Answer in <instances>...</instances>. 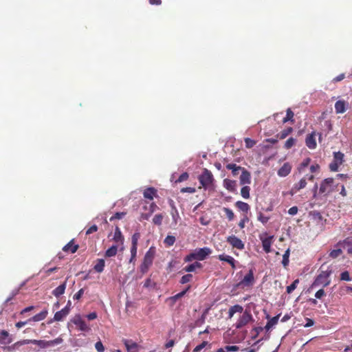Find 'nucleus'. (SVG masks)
<instances>
[{"mask_svg": "<svg viewBox=\"0 0 352 352\" xmlns=\"http://www.w3.org/2000/svg\"><path fill=\"white\" fill-rule=\"evenodd\" d=\"M83 294H84V289H80L76 294H74V299L79 300Z\"/></svg>", "mask_w": 352, "mask_h": 352, "instance_id": "63", "label": "nucleus"}, {"mask_svg": "<svg viewBox=\"0 0 352 352\" xmlns=\"http://www.w3.org/2000/svg\"><path fill=\"white\" fill-rule=\"evenodd\" d=\"M292 170V166L289 163H285L278 170V175L281 177L287 176Z\"/></svg>", "mask_w": 352, "mask_h": 352, "instance_id": "15", "label": "nucleus"}, {"mask_svg": "<svg viewBox=\"0 0 352 352\" xmlns=\"http://www.w3.org/2000/svg\"><path fill=\"white\" fill-rule=\"evenodd\" d=\"M306 145L310 149H314L316 147V141L314 133L309 134L306 138Z\"/></svg>", "mask_w": 352, "mask_h": 352, "instance_id": "19", "label": "nucleus"}, {"mask_svg": "<svg viewBox=\"0 0 352 352\" xmlns=\"http://www.w3.org/2000/svg\"><path fill=\"white\" fill-rule=\"evenodd\" d=\"M251 182V175L250 173L245 170L243 169L241 175L240 176V184L241 185L244 184H250Z\"/></svg>", "mask_w": 352, "mask_h": 352, "instance_id": "16", "label": "nucleus"}, {"mask_svg": "<svg viewBox=\"0 0 352 352\" xmlns=\"http://www.w3.org/2000/svg\"><path fill=\"white\" fill-rule=\"evenodd\" d=\"M236 206L238 208L243 212H248L250 210V206L247 203L239 201L236 203Z\"/></svg>", "mask_w": 352, "mask_h": 352, "instance_id": "32", "label": "nucleus"}, {"mask_svg": "<svg viewBox=\"0 0 352 352\" xmlns=\"http://www.w3.org/2000/svg\"><path fill=\"white\" fill-rule=\"evenodd\" d=\"M243 307L239 305H236L232 306L229 309V311H228L229 318H232L235 313H237V312L241 313L243 311Z\"/></svg>", "mask_w": 352, "mask_h": 352, "instance_id": "26", "label": "nucleus"}, {"mask_svg": "<svg viewBox=\"0 0 352 352\" xmlns=\"http://www.w3.org/2000/svg\"><path fill=\"white\" fill-rule=\"evenodd\" d=\"M173 208L174 209V212H172V218L175 223L176 224L178 221V219H179V215L177 210L175 208V206H173Z\"/></svg>", "mask_w": 352, "mask_h": 352, "instance_id": "49", "label": "nucleus"}, {"mask_svg": "<svg viewBox=\"0 0 352 352\" xmlns=\"http://www.w3.org/2000/svg\"><path fill=\"white\" fill-rule=\"evenodd\" d=\"M30 344L29 343V339H25V340H20V341H18L16 342H15L13 345L14 347L15 346H22V345H25V344Z\"/></svg>", "mask_w": 352, "mask_h": 352, "instance_id": "57", "label": "nucleus"}, {"mask_svg": "<svg viewBox=\"0 0 352 352\" xmlns=\"http://www.w3.org/2000/svg\"><path fill=\"white\" fill-rule=\"evenodd\" d=\"M334 162L339 163L340 164H342L343 162V158H344V154L341 152H335L334 155Z\"/></svg>", "mask_w": 352, "mask_h": 352, "instance_id": "36", "label": "nucleus"}, {"mask_svg": "<svg viewBox=\"0 0 352 352\" xmlns=\"http://www.w3.org/2000/svg\"><path fill=\"white\" fill-rule=\"evenodd\" d=\"M113 239L117 243H123V237H122V233L118 228H117L116 229Z\"/></svg>", "mask_w": 352, "mask_h": 352, "instance_id": "34", "label": "nucleus"}, {"mask_svg": "<svg viewBox=\"0 0 352 352\" xmlns=\"http://www.w3.org/2000/svg\"><path fill=\"white\" fill-rule=\"evenodd\" d=\"M95 348L98 352H104V347L100 341H98L95 344Z\"/></svg>", "mask_w": 352, "mask_h": 352, "instance_id": "53", "label": "nucleus"}, {"mask_svg": "<svg viewBox=\"0 0 352 352\" xmlns=\"http://www.w3.org/2000/svg\"><path fill=\"white\" fill-rule=\"evenodd\" d=\"M199 181L204 188H208L212 183L213 176L212 173L205 168L203 173L199 177Z\"/></svg>", "mask_w": 352, "mask_h": 352, "instance_id": "5", "label": "nucleus"}, {"mask_svg": "<svg viewBox=\"0 0 352 352\" xmlns=\"http://www.w3.org/2000/svg\"><path fill=\"white\" fill-rule=\"evenodd\" d=\"M104 267V261L103 259H98L96 264L94 265V270L97 272H102Z\"/></svg>", "mask_w": 352, "mask_h": 352, "instance_id": "31", "label": "nucleus"}, {"mask_svg": "<svg viewBox=\"0 0 352 352\" xmlns=\"http://www.w3.org/2000/svg\"><path fill=\"white\" fill-rule=\"evenodd\" d=\"M126 213L124 212H116L111 218V220L113 219H121L124 217Z\"/></svg>", "mask_w": 352, "mask_h": 352, "instance_id": "60", "label": "nucleus"}, {"mask_svg": "<svg viewBox=\"0 0 352 352\" xmlns=\"http://www.w3.org/2000/svg\"><path fill=\"white\" fill-rule=\"evenodd\" d=\"M131 258L129 260V262L130 263H132L135 257H136V254H137V246H135V245H131Z\"/></svg>", "mask_w": 352, "mask_h": 352, "instance_id": "47", "label": "nucleus"}, {"mask_svg": "<svg viewBox=\"0 0 352 352\" xmlns=\"http://www.w3.org/2000/svg\"><path fill=\"white\" fill-rule=\"evenodd\" d=\"M78 248V245H75L74 243V241L72 240L71 241H69L67 245H65L63 248V250L64 252H69V253H74L77 251Z\"/></svg>", "mask_w": 352, "mask_h": 352, "instance_id": "20", "label": "nucleus"}, {"mask_svg": "<svg viewBox=\"0 0 352 352\" xmlns=\"http://www.w3.org/2000/svg\"><path fill=\"white\" fill-rule=\"evenodd\" d=\"M250 188L249 186H243L241 190V196L245 199H248L250 197Z\"/></svg>", "mask_w": 352, "mask_h": 352, "instance_id": "38", "label": "nucleus"}, {"mask_svg": "<svg viewBox=\"0 0 352 352\" xmlns=\"http://www.w3.org/2000/svg\"><path fill=\"white\" fill-rule=\"evenodd\" d=\"M118 252V246L117 245H112L105 252V256L107 257H111L115 256L117 254Z\"/></svg>", "mask_w": 352, "mask_h": 352, "instance_id": "30", "label": "nucleus"}, {"mask_svg": "<svg viewBox=\"0 0 352 352\" xmlns=\"http://www.w3.org/2000/svg\"><path fill=\"white\" fill-rule=\"evenodd\" d=\"M192 278V274H186L182 277V278L180 280V283H182V284L187 283L191 281Z\"/></svg>", "mask_w": 352, "mask_h": 352, "instance_id": "46", "label": "nucleus"}, {"mask_svg": "<svg viewBox=\"0 0 352 352\" xmlns=\"http://www.w3.org/2000/svg\"><path fill=\"white\" fill-rule=\"evenodd\" d=\"M336 186L333 178H327L324 179L320 186V192L324 195H329L335 190Z\"/></svg>", "mask_w": 352, "mask_h": 352, "instance_id": "4", "label": "nucleus"}, {"mask_svg": "<svg viewBox=\"0 0 352 352\" xmlns=\"http://www.w3.org/2000/svg\"><path fill=\"white\" fill-rule=\"evenodd\" d=\"M252 320V316L251 314L245 311L236 322L235 327L236 329H241L243 327L248 324Z\"/></svg>", "mask_w": 352, "mask_h": 352, "instance_id": "8", "label": "nucleus"}, {"mask_svg": "<svg viewBox=\"0 0 352 352\" xmlns=\"http://www.w3.org/2000/svg\"><path fill=\"white\" fill-rule=\"evenodd\" d=\"M342 253V251L341 249H336V250H333L332 251H331V252L329 253V256L332 258H336L338 256H340Z\"/></svg>", "mask_w": 352, "mask_h": 352, "instance_id": "44", "label": "nucleus"}, {"mask_svg": "<svg viewBox=\"0 0 352 352\" xmlns=\"http://www.w3.org/2000/svg\"><path fill=\"white\" fill-rule=\"evenodd\" d=\"M289 254H290V251H289V249H287L285 252V254H283V261H282V264L285 267L288 265L289 264Z\"/></svg>", "mask_w": 352, "mask_h": 352, "instance_id": "37", "label": "nucleus"}, {"mask_svg": "<svg viewBox=\"0 0 352 352\" xmlns=\"http://www.w3.org/2000/svg\"><path fill=\"white\" fill-rule=\"evenodd\" d=\"M12 342V338L10 333L6 330H2L0 332V344L7 345L10 344Z\"/></svg>", "mask_w": 352, "mask_h": 352, "instance_id": "13", "label": "nucleus"}, {"mask_svg": "<svg viewBox=\"0 0 352 352\" xmlns=\"http://www.w3.org/2000/svg\"><path fill=\"white\" fill-rule=\"evenodd\" d=\"M225 348L227 352L238 351L239 349V347L236 345L226 346Z\"/></svg>", "mask_w": 352, "mask_h": 352, "instance_id": "54", "label": "nucleus"}, {"mask_svg": "<svg viewBox=\"0 0 352 352\" xmlns=\"http://www.w3.org/2000/svg\"><path fill=\"white\" fill-rule=\"evenodd\" d=\"M63 340L60 337H58L54 340H39L37 346L40 349H46L50 346H54L55 345L60 344L63 342Z\"/></svg>", "mask_w": 352, "mask_h": 352, "instance_id": "6", "label": "nucleus"}, {"mask_svg": "<svg viewBox=\"0 0 352 352\" xmlns=\"http://www.w3.org/2000/svg\"><path fill=\"white\" fill-rule=\"evenodd\" d=\"M346 103L344 100H338L335 104L336 113H343L346 111Z\"/></svg>", "mask_w": 352, "mask_h": 352, "instance_id": "24", "label": "nucleus"}, {"mask_svg": "<svg viewBox=\"0 0 352 352\" xmlns=\"http://www.w3.org/2000/svg\"><path fill=\"white\" fill-rule=\"evenodd\" d=\"M294 116V114L293 111L291 110V109H289V108L287 109L286 117H285L283 120V123H285L288 121L294 122V120H293Z\"/></svg>", "mask_w": 352, "mask_h": 352, "instance_id": "35", "label": "nucleus"}, {"mask_svg": "<svg viewBox=\"0 0 352 352\" xmlns=\"http://www.w3.org/2000/svg\"><path fill=\"white\" fill-rule=\"evenodd\" d=\"M47 311L43 310L41 311L40 313L34 315L33 317L30 318L28 320V321H34V322H38L44 320L47 316Z\"/></svg>", "mask_w": 352, "mask_h": 352, "instance_id": "22", "label": "nucleus"}, {"mask_svg": "<svg viewBox=\"0 0 352 352\" xmlns=\"http://www.w3.org/2000/svg\"><path fill=\"white\" fill-rule=\"evenodd\" d=\"M270 219V217L263 215L261 212H259L258 215V220L262 223L265 224Z\"/></svg>", "mask_w": 352, "mask_h": 352, "instance_id": "50", "label": "nucleus"}, {"mask_svg": "<svg viewBox=\"0 0 352 352\" xmlns=\"http://www.w3.org/2000/svg\"><path fill=\"white\" fill-rule=\"evenodd\" d=\"M307 179H308L309 181H312L314 179V176L311 175L308 177L302 178L298 183L294 186L293 188L292 189V195H293L294 192H296L297 191L305 188L307 186Z\"/></svg>", "mask_w": 352, "mask_h": 352, "instance_id": "10", "label": "nucleus"}, {"mask_svg": "<svg viewBox=\"0 0 352 352\" xmlns=\"http://www.w3.org/2000/svg\"><path fill=\"white\" fill-rule=\"evenodd\" d=\"M223 211L225 212L228 219L230 221H232L234 219V214L232 210H230V208H224Z\"/></svg>", "mask_w": 352, "mask_h": 352, "instance_id": "45", "label": "nucleus"}, {"mask_svg": "<svg viewBox=\"0 0 352 352\" xmlns=\"http://www.w3.org/2000/svg\"><path fill=\"white\" fill-rule=\"evenodd\" d=\"M227 241L235 248L239 250H243L244 248V244L243 241L238 237L232 235L227 238Z\"/></svg>", "mask_w": 352, "mask_h": 352, "instance_id": "11", "label": "nucleus"}, {"mask_svg": "<svg viewBox=\"0 0 352 352\" xmlns=\"http://www.w3.org/2000/svg\"><path fill=\"white\" fill-rule=\"evenodd\" d=\"M201 264L199 262H195L192 264H190L187 266H186L183 270H184L185 272H194L196 269H198V268H201Z\"/></svg>", "mask_w": 352, "mask_h": 352, "instance_id": "28", "label": "nucleus"}, {"mask_svg": "<svg viewBox=\"0 0 352 352\" xmlns=\"http://www.w3.org/2000/svg\"><path fill=\"white\" fill-rule=\"evenodd\" d=\"M212 252L210 248L205 247L203 248H198L194 250L195 255V260L203 261Z\"/></svg>", "mask_w": 352, "mask_h": 352, "instance_id": "9", "label": "nucleus"}, {"mask_svg": "<svg viewBox=\"0 0 352 352\" xmlns=\"http://www.w3.org/2000/svg\"><path fill=\"white\" fill-rule=\"evenodd\" d=\"M164 216L162 214H155L153 219V223L155 225L160 226L162 223Z\"/></svg>", "mask_w": 352, "mask_h": 352, "instance_id": "39", "label": "nucleus"}, {"mask_svg": "<svg viewBox=\"0 0 352 352\" xmlns=\"http://www.w3.org/2000/svg\"><path fill=\"white\" fill-rule=\"evenodd\" d=\"M218 258L220 260V261H226L228 263H229L232 267L233 269H235L236 266H235V260L234 258L231 256H229V255H226V254H220L218 256Z\"/></svg>", "mask_w": 352, "mask_h": 352, "instance_id": "18", "label": "nucleus"}, {"mask_svg": "<svg viewBox=\"0 0 352 352\" xmlns=\"http://www.w3.org/2000/svg\"><path fill=\"white\" fill-rule=\"evenodd\" d=\"M296 139L289 138L285 143V148L289 149L292 148L296 144Z\"/></svg>", "mask_w": 352, "mask_h": 352, "instance_id": "43", "label": "nucleus"}, {"mask_svg": "<svg viewBox=\"0 0 352 352\" xmlns=\"http://www.w3.org/2000/svg\"><path fill=\"white\" fill-rule=\"evenodd\" d=\"M272 243V236H269L265 239H262V245L264 251L266 253L271 252V245Z\"/></svg>", "mask_w": 352, "mask_h": 352, "instance_id": "21", "label": "nucleus"}, {"mask_svg": "<svg viewBox=\"0 0 352 352\" xmlns=\"http://www.w3.org/2000/svg\"><path fill=\"white\" fill-rule=\"evenodd\" d=\"M140 239V234L139 233H135L132 236V245L138 246V241Z\"/></svg>", "mask_w": 352, "mask_h": 352, "instance_id": "56", "label": "nucleus"}, {"mask_svg": "<svg viewBox=\"0 0 352 352\" xmlns=\"http://www.w3.org/2000/svg\"><path fill=\"white\" fill-rule=\"evenodd\" d=\"M298 283L299 280L296 279L290 285L287 287V292L288 294L292 293L296 288Z\"/></svg>", "mask_w": 352, "mask_h": 352, "instance_id": "42", "label": "nucleus"}, {"mask_svg": "<svg viewBox=\"0 0 352 352\" xmlns=\"http://www.w3.org/2000/svg\"><path fill=\"white\" fill-rule=\"evenodd\" d=\"M279 316H280V315H277L276 316H274L272 318H271L270 320H269L265 327V329L267 331H269L272 327H274L278 323Z\"/></svg>", "mask_w": 352, "mask_h": 352, "instance_id": "27", "label": "nucleus"}, {"mask_svg": "<svg viewBox=\"0 0 352 352\" xmlns=\"http://www.w3.org/2000/svg\"><path fill=\"white\" fill-rule=\"evenodd\" d=\"M154 256L155 250L151 247L145 254L144 261L141 265L140 270L142 273L146 272L149 267L152 265Z\"/></svg>", "mask_w": 352, "mask_h": 352, "instance_id": "2", "label": "nucleus"}, {"mask_svg": "<svg viewBox=\"0 0 352 352\" xmlns=\"http://www.w3.org/2000/svg\"><path fill=\"white\" fill-rule=\"evenodd\" d=\"M175 237L174 236L168 235L164 239V243L168 246L173 245L175 242Z\"/></svg>", "mask_w": 352, "mask_h": 352, "instance_id": "41", "label": "nucleus"}, {"mask_svg": "<svg viewBox=\"0 0 352 352\" xmlns=\"http://www.w3.org/2000/svg\"><path fill=\"white\" fill-rule=\"evenodd\" d=\"M193 259H195V255L194 252L190 253V254L187 255L184 258V261L185 262H190V261H192Z\"/></svg>", "mask_w": 352, "mask_h": 352, "instance_id": "62", "label": "nucleus"}, {"mask_svg": "<svg viewBox=\"0 0 352 352\" xmlns=\"http://www.w3.org/2000/svg\"><path fill=\"white\" fill-rule=\"evenodd\" d=\"M188 178V174L187 173H182L177 180V182H182L186 180Z\"/></svg>", "mask_w": 352, "mask_h": 352, "instance_id": "61", "label": "nucleus"}, {"mask_svg": "<svg viewBox=\"0 0 352 352\" xmlns=\"http://www.w3.org/2000/svg\"><path fill=\"white\" fill-rule=\"evenodd\" d=\"M292 131L293 129L292 127H288L284 129L283 131H280L277 136L281 140L285 139L289 134H290L292 132Z\"/></svg>", "mask_w": 352, "mask_h": 352, "instance_id": "33", "label": "nucleus"}, {"mask_svg": "<svg viewBox=\"0 0 352 352\" xmlns=\"http://www.w3.org/2000/svg\"><path fill=\"white\" fill-rule=\"evenodd\" d=\"M340 165V164L339 163L333 161L332 163L329 164V168L331 171H337L338 170V166Z\"/></svg>", "mask_w": 352, "mask_h": 352, "instance_id": "58", "label": "nucleus"}, {"mask_svg": "<svg viewBox=\"0 0 352 352\" xmlns=\"http://www.w3.org/2000/svg\"><path fill=\"white\" fill-rule=\"evenodd\" d=\"M85 318H88V316H81L78 314L74 316L71 320V322L75 325V329L82 332H86L88 330V326L86 322Z\"/></svg>", "mask_w": 352, "mask_h": 352, "instance_id": "3", "label": "nucleus"}, {"mask_svg": "<svg viewBox=\"0 0 352 352\" xmlns=\"http://www.w3.org/2000/svg\"><path fill=\"white\" fill-rule=\"evenodd\" d=\"M244 141L245 143V146L247 148H252L256 144V141H254L249 138H245Z\"/></svg>", "mask_w": 352, "mask_h": 352, "instance_id": "48", "label": "nucleus"}, {"mask_svg": "<svg viewBox=\"0 0 352 352\" xmlns=\"http://www.w3.org/2000/svg\"><path fill=\"white\" fill-rule=\"evenodd\" d=\"M298 210V209L297 206H293L289 209L288 213L291 215H295L297 214Z\"/></svg>", "mask_w": 352, "mask_h": 352, "instance_id": "64", "label": "nucleus"}, {"mask_svg": "<svg viewBox=\"0 0 352 352\" xmlns=\"http://www.w3.org/2000/svg\"><path fill=\"white\" fill-rule=\"evenodd\" d=\"M208 344V342L204 341L200 344L197 345L194 349L193 352H199Z\"/></svg>", "mask_w": 352, "mask_h": 352, "instance_id": "52", "label": "nucleus"}, {"mask_svg": "<svg viewBox=\"0 0 352 352\" xmlns=\"http://www.w3.org/2000/svg\"><path fill=\"white\" fill-rule=\"evenodd\" d=\"M223 186L229 191L234 192L236 189V182L234 180L225 179L223 180Z\"/></svg>", "mask_w": 352, "mask_h": 352, "instance_id": "23", "label": "nucleus"}, {"mask_svg": "<svg viewBox=\"0 0 352 352\" xmlns=\"http://www.w3.org/2000/svg\"><path fill=\"white\" fill-rule=\"evenodd\" d=\"M69 313V307L67 305L65 307L55 313L54 320L55 321L63 320Z\"/></svg>", "mask_w": 352, "mask_h": 352, "instance_id": "12", "label": "nucleus"}, {"mask_svg": "<svg viewBox=\"0 0 352 352\" xmlns=\"http://www.w3.org/2000/svg\"><path fill=\"white\" fill-rule=\"evenodd\" d=\"M331 272L322 271L315 279L311 287L315 288L319 286L327 287L330 284L329 279Z\"/></svg>", "mask_w": 352, "mask_h": 352, "instance_id": "1", "label": "nucleus"}, {"mask_svg": "<svg viewBox=\"0 0 352 352\" xmlns=\"http://www.w3.org/2000/svg\"><path fill=\"white\" fill-rule=\"evenodd\" d=\"M67 285V281L65 280L61 285L57 287L52 291V294L58 298L60 296L63 295L65 293V290Z\"/></svg>", "mask_w": 352, "mask_h": 352, "instance_id": "17", "label": "nucleus"}, {"mask_svg": "<svg viewBox=\"0 0 352 352\" xmlns=\"http://www.w3.org/2000/svg\"><path fill=\"white\" fill-rule=\"evenodd\" d=\"M340 279L342 280L350 281L351 277H350L349 272H347V271L343 272L340 274Z\"/></svg>", "mask_w": 352, "mask_h": 352, "instance_id": "51", "label": "nucleus"}, {"mask_svg": "<svg viewBox=\"0 0 352 352\" xmlns=\"http://www.w3.org/2000/svg\"><path fill=\"white\" fill-rule=\"evenodd\" d=\"M254 283V276L252 270H250L248 273L244 276V278L239 283L238 286L250 287L253 285Z\"/></svg>", "mask_w": 352, "mask_h": 352, "instance_id": "7", "label": "nucleus"}, {"mask_svg": "<svg viewBox=\"0 0 352 352\" xmlns=\"http://www.w3.org/2000/svg\"><path fill=\"white\" fill-rule=\"evenodd\" d=\"M311 162V160L309 158H306L304 160V161L300 164V166L299 167V170L302 171L304 168L307 167Z\"/></svg>", "mask_w": 352, "mask_h": 352, "instance_id": "55", "label": "nucleus"}, {"mask_svg": "<svg viewBox=\"0 0 352 352\" xmlns=\"http://www.w3.org/2000/svg\"><path fill=\"white\" fill-rule=\"evenodd\" d=\"M124 345L128 352H139L140 346L132 340H124Z\"/></svg>", "mask_w": 352, "mask_h": 352, "instance_id": "14", "label": "nucleus"}, {"mask_svg": "<svg viewBox=\"0 0 352 352\" xmlns=\"http://www.w3.org/2000/svg\"><path fill=\"white\" fill-rule=\"evenodd\" d=\"M190 287V286H188L185 290H184V291L177 294L176 295L172 296L170 298L171 300H173V301H176L179 298L183 297L186 294V292L189 290Z\"/></svg>", "mask_w": 352, "mask_h": 352, "instance_id": "40", "label": "nucleus"}, {"mask_svg": "<svg viewBox=\"0 0 352 352\" xmlns=\"http://www.w3.org/2000/svg\"><path fill=\"white\" fill-rule=\"evenodd\" d=\"M226 168L232 170V173L234 176H236L239 174V170L243 171L244 168L237 166L235 164H228L226 165Z\"/></svg>", "mask_w": 352, "mask_h": 352, "instance_id": "25", "label": "nucleus"}, {"mask_svg": "<svg viewBox=\"0 0 352 352\" xmlns=\"http://www.w3.org/2000/svg\"><path fill=\"white\" fill-rule=\"evenodd\" d=\"M156 194V190L154 188H148L144 191V197L146 199L152 200Z\"/></svg>", "mask_w": 352, "mask_h": 352, "instance_id": "29", "label": "nucleus"}, {"mask_svg": "<svg viewBox=\"0 0 352 352\" xmlns=\"http://www.w3.org/2000/svg\"><path fill=\"white\" fill-rule=\"evenodd\" d=\"M325 296V292L323 289H319L316 293L315 294V297L318 299H321L323 296Z\"/></svg>", "mask_w": 352, "mask_h": 352, "instance_id": "59", "label": "nucleus"}]
</instances>
